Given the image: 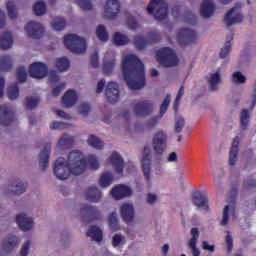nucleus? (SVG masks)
<instances>
[{"instance_id":"603ef678","label":"nucleus","mask_w":256,"mask_h":256,"mask_svg":"<svg viewBox=\"0 0 256 256\" xmlns=\"http://www.w3.org/2000/svg\"><path fill=\"white\" fill-rule=\"evenodd\" d=\"M134 45H136L137 49H145L147 47V40L143 36H136L134 38Z\"/></svg>"},{"instance_id":"f8f14e48","label":"nucleus","mask_w":256,"mask_h":256,"mask_svg":"<svg viewBox=\"0 0 256 256\" xmlns=\"http://www.w3.org/2000/svg\"><path fill=\"white\" fill-rule=\"evenodd\" d=\"M199 39V34L190 28L181 29L178 32V41L181 45H191V43H196Z\"/></svg>"},{"instance_id":"dca6fc26","label":"nucleus","mask_w":256,"mask_h":256,"mask_svg":"<svg viewBox=\"0 0 256 256\" xmlns=\"http://www.w3.org/2000/svg\"><path fill=\"white\" fill-rule=\"evenodd\" d=\"M25 30L28 37L32 39H41L43 33H45V28L39 22H30L26 25Z\"/></svg>"},{"instance_id":"bb28decb","label":"nucleus","mask_w":256,"mask_h":256,"mask_svg":"<svg viewBox=\"0 0 256 256\" xmlns=\"http://www.w3.org/2000/svg\"><path fill=\"white\" fill-rule=\"evenodd\" d=\"M87 237L93 241H103V232L97 226H92L87 231Z\"/></svg>"},{"instance_id":"2eb2a0df","label":"nucleus","mask_w":256,"mask_h":256,"mask_svg":"<svg viewBox=\"0 0 256 256\" xmlns=\"http://www.w3.org/2000/svg\"><path fill=\"white\" fill-rule=\"evenodd\" d=\"M120 9L121 5L119 4V0H107L104 6V17H106V19H115Z\"/></svg>"},{"instance_id":"9b49d317","label":"nucleus","mask_w":256,"mask_h":256,"mask_svg":"<svg viewBox=\"0 0 256 256\" xmlns=\"http://www.w3.org/2000/svg\"><path fill=\"white\" fill-rule=\"evenodd\" d=\"M15 221L21 231H33L35 229V220L25 212L17 214Z\"/></svg>"},{"instance_id":"0e129e2a","label":"nucleus","mask_w":256,"mask_h":256,"mask_svg":"<svg viewBox=\"0 0 256 256\" xmlns=\"http://www.w3.org/2000/svg\"><path fill=\"white\" fill-rule=\"evenodd\" d=\"M63 89H65V83H60L58 84L52 91V95H54V97H59V93H61V91H63Z\"/></svg>"},{"instance_id":"c85d7f7f","label":"nucleus","mask_w":256,"mask_h":256,"mask_svg":"<svg viewBox=\"0 0 256 256\" xmlns=\"http://www.w3.org/2000/svg\"><path fill=\"white\" fill-rule=\"evenodd\" d=\"M13 45V37L11 33L6 32L0 36V47L1 49H11Z\"/></svg>"},{"instance_id":"b1692460","label":"nucleus","mask_w":256,"mask_h":256,"mask_svg":"<svg viewBox=\"0 0 256 256\" xmlns=\"http://www.w3.org/2000/svg\"><path fill=\"white\" fill-rule=\"evenodd\" d=\"M13 120V111L8 106L0 107V124L9 125Z\"/></svg>"},{"instance_id":"4be33fe9","label":"nucleus","mask_w":256,"mask_h":256,"mask_svg":"<svg viewBox=\"0 0 256 256\" xmlns=\"http://www.w3.org/2000/svg\"><path fill=\"white\" fill-rule=\"evenodd\" d=\"M191 239L188 242V247L193 256H201V251L197 248V241H199V230L197 228L191 229Z\"/></svg>"},{"instance_id":"aec40b11","label":"nucleus","mask_w":256,"mask_h":256,"mask_svg":"<svg viewBox=\"0 0 256 256\" xmlns=\"http://www.w3.org/2000/svg\"><path fill=\"white\" fill-rule=\"evenodd\" d=\"M192 203L196 207H199V209H202L204 213H207V211H209V199H207V196L201 193H196L193 195Z\"/></svg>"},{"instance_id":"4468645a","label":"nucleus","mask_w":256,"mask_h":256,"mask_svg":"<svg viewBox=\"0 0 256 256\" xmlns=\"http://www.w3.org/2000/svg\"><path fill=\"white\" fill-rule=\"evenodd\" d=\"M141 167H142L144 179H146V181L148 182L151 181V179H153V176L151 175V153L147 148H145L143 151Z\"/></svg>"},{"instance_id":"bf43d9fd","label":"nucleus","mask_w":256,"mask_h":256,"mask_svg":"<svg viewBox=\"0 0 256 256\" xmlns=\"http://www.w3.org/2000/svg\"><path fill=\"white\" fill-rule=\"evenodd\" d=\"M78 111L82 117H86V115H89V111H91V107H89V104L83 103L80 104Z\"/></svg>"},{"instance_id":"774afa93","label":"nucleus","mask_w":256,"mask_h":256,"mask_svg":"<svg viewBox=\"0 0 256 256\" xmlns=\"http://www.w3.org/2000/svg\"><path fill=\"white\" fill-rule=\"evenodd\" d=\"M128 27L129 29H137V27H139V24L137 23V20H135V18L131 17L128 19Z\"/></svg>"},{"instance_id":"de8ad7c7","label":"nucleus","mask_w":256,"mask_h":256,"mask_svg":"<svg viewBox=\"0 0 256 256\" xmlns=\"http://www.w3.org/2000/svg\"><path fill=\"white\" fill-rule=\"evenodd\" d=\"M232 81L233 83H237L238 85H243V83L247 81V78L241 72H234L232 74Z\"/></svg>"},{"instance_id":"c9c22d12","label":"nucleus","mask_w":256,"mask_h":256,"mask_svg":"<svg viewBox=\"0 0 256 256\" xmlns=\"http://www.w3.org/2000/svg\"><path fill=\"white\" fill-rule=\"evenodd\" d=\"M108 225L112 231H119V229H121V226L119 225V220L117 219V213L113 212L112 214H110V216L108 217Z\"/></svg>"},{"instance_id":"ea45409f","label":"nucleus","mask_w":256,"mask_h":256,"mask_svg":"<svg viewBox=\"0 0 256 256\" xmlns=\"http://www.w3.org/2000/svg\"><path fill=\"white\" fill-rule=\"evenodd\" d=\"M239 156V148L232 147L229 153V159L228 163L231 165V167H234V165H237V157Z\"/></svg>"},{"instance_id":"e2e57ef3","label":"nucleus","mask_w":256,"mask_h":256,"mask_svg":"<svg viewBox=\"0 0 256 256\" xmlns=\"http://www.w3.org/2000/svg\"><path fill=\"white\" fill-rule=\"evenodd\" d=\"M50 128H52L54 130L66 129L67 128V124L64 123V122H52L50 124Z\"/></svg>"},{"instance_id":"9d476101","label":"nucleus","mask_w":256,"mask_h":256,"mask_svg":"<svg viewBox=\"0 0 256 256\" xmlns=\"http://www.w3.org/2000/svg\"><path fill=\"white\" fill-rule=\"evenodd\" d=\"M243 21V13L241 12V5L236 4L224 16V23L227 27L237 25Z\"/></svg>"},{"instance_id":"052dcab7","label":"nucleus","mask_w":256,"mask_h":256,"mask_svg":"<svg viewBox=\"0 0 256 256\" xmlns=\"http://www.w3.org/2000/svg\"><path fill=\"white\" fill-rule=\"evenodd\" d=\"M231 53V43L227 42L220 51L221 59H225Z\"/></svg>"},{"instance_id":"13d9d810","label":"nucleus","mask_w":256,"mask_h":256,"mask_svg":"<svg viewBox=\"0 0 256 256\" xmlns=\"http://www.w3.org/2000/svg\"><path fill=\"white\" fill-rule=\"evenodd\" d=\"M158 199H159V196L155 193L150 192L146 195V203H148V205H155Z\"/></svg>"},{"instance_id":"58836bf2","label":"nucleus","mask_w":256,"mask_h":256,"mask_svg":"<svg viewBox=\"0 0 256 256\" xmlns=\"http://www.w3.org/2000/svg\"><path fill=\"white\" fill-rule=\"evenodd\" d=\"M114 43L118 46L127 45L129 43V37H127V35L117 32L114 35Z\"/></svg>"},{"instance_id":"f3484780","label":"nucleus","mask_w":256,"mask_h":256,"mask_svg":"<svg viewBox=\"0 0 256 256\" xmlns=\"http://www.w3.org/2000/svg\"><path fill=\"white\" fill-rule=\"evenodd\" d=\"M120 215L126 223H131L135 219V207L131 203H124L120 207Z\"/></svg>"},{"instance_id":"338daca9","label":"nucleus","mask_w":256,"mask_h":256,"mask_svg":"<svg viewBox=\"0 0 256 256\" xmlns=\"http://www.w3.org/2000/svg\"><path fill=\"white\" fill-rule=\"evenodd\" d=\"M160 117H152L148 122H147V127L148 129H153L157 123H159Z\"/></svg>"},{"instance_id":"a18cd8bd","label":"nucleus","mask_w":256,"mask_h":256,"mask_svg":"<svg viewBox=\"0 0 256 256\" xmlns=\"http://www.w3.org/2000/svg\"><path fill=\"white\" fill-rule=\"evenodd\" d=\"M96 35L100 41H107L109 39V34L105 29V26L99 25L96 29Z\"/></svg>"},{"instance_id":"37998d69","label":"nucleus","mask_w":256,"mask_h":256,"mask_svg":"<svg viewBox=\"0 0 256 256\" xmlns=\"http://www.w3.org/2000/svg\"><path fill=\"white\" fill-rule=\"evenodd\" d=\"M249 121H250L249 110H242V112L240 113L241 127L244 129L249 127Z\"/></svg>"},{"instance_id":"f257e3e1","label":"nucleus","mask_w":256,"mask_h":256,"mask_svg":"<svg viewBox=\"0 0 256 256\" xmlns=\"http://www.w3.org/2000/svg\"><path fill=\"white\" fill-rule=\"evenodd\" d=\"M87 169V161L85 156L79 151L69 153L67 160L58 158L54 164V175L60 181H67L72 175H83Z\"/></svg>"},{"instance_id":"69168bd1","label":"nucleus","mask_w":256,"mask_h":256,"mask_svg":"<svg viewBox=\"0 0 256 256\" xmlns=\"http://www.w3.org/2000/svg\"><path fill=\"white\" fill-rule=\"evenodd\" d=\"M202 249H204V251H210V253H214L215 245L209 244V242L204 241V242H202Z\"/></svg>"},{"instance_id":"a19ab883","label":"nucleus","mask_w":256,"mask_h":256,"mask_svg":"<svg viewBox=\"0 0 256 256\" xmlns=\"http://www.w3.org/2000/svg\"><path fill=\"white\" fill-rule=\"evenodd\" d=\"M125 243H127V239L125 238V236H123V234H115L112 237L113 247H121L125 245Z\"/></svg>"},{"instance_id":"a878e982","label":"nucleus","mask_w":256,"mask_h":256,"mask_svg":"<svg viewBox=\"0 0 256 256\" xmlns=\"http://www.w3.org/2000/svg\"><path fill=\"white\" fill-rule=\"evenodd\" d=\"M51 153V146H46L39 155V163L43 169L49 167V155Z\"/></svg>"},{"instance_id":"4d7b16f0","label":"nucleus","mask_w":256,"mask_h":256,"mask_svg":"<svg viewBox=\"0 0 256 256\" xmlns=\"http://www.w3.org/2000/svg\"><path fill=\"white\" fill-rule=\"evenodd\" d=\"M78 5L83 9V11H91L93 9V5L89 0H77Z\"/></svg>"},{"instance_id":"2f4dec72","label":"nucleus","mask_w":256,"mask_h":256,"mask_svg":"<svg viewBox=\"0 0 256 256\" xmlns=\"http://www.w3.org/2000/svg\"><path fill=\"white\" fill-rule=\"evenodd\" d=\"M111 183H113V174L111 172H104L99 179L100 187H109Z\"/></svg>"},{"instance_id":"79ce46f5","label":"nucleus","mask_w":256,"mask_h":256,"mask_svg":"<svg viewBox=\"0 0 256 256\" xmlns=\"http://www.w3.org/2000/svg\"><path fill=\"white\" fill-rule=\"evenodd\" d=\"M73 143V137L64 135L58 141V149H65Z\"/></svg>"},{"instance_id":"f03ea898","label":"nucleus","mask_w":256,"mask_h":256,"mask_svg":"<svg viewBox=\"0 0 256 256\" xmlns=\"http://www.w3.org/2000/svg\"><path fill=\"white\" fill-rule=\"evenodd\" d=\"M122 71L130 89L139 90L145 87V67L125 65Z\"/></svg>"},{"instance_id":"e433bc0d","label":"nucleus","mask_w":256,"mask_h":256,"mask_svg":"<svg viewBox=\"0 0 256 256\" xmlns=\"http://www.w3.org/2000/svg\"><path fill=\"white\" fill-rule=\"evenodd\" d=\"M34 13L38 17H41L42 15H45V13H47V5L44 1H37L34 4Z\"/></svg>"},{"instance_id":"c756f323","label":"nucleus","mask_w":256,"mask_h":256,"mask_svg":"<svg viewBox=\"0 0 256 256\" xmlns=\"http://www.w3.org/2000/svg\"><path fill=\"white\" fill-rule=\"evenodd\" d=\"M122 65H143V62L136 55L128 54L122 57Z\"/></svg>"},{"instance_id":"39448f33","label":"nucleus","mask_w":256,"mask_h":256,"mask_svg":"<svg viewBox=\"0 0 256 256\" xmlns=\"http://www.w3.org/2000/svg\"><path fill=\"white\" fill-rule=\"evenodd\" d=\"M26 192L27 184L20 178L12 179L5 189L6 197H21V195Z\"/></svg>"},{"instance_id":"c03bdc74","label":"nucleus","mask_w":256,"mask_h":256,"mask_svg":"<svg viewBox=\"0 0 256 256\" xmlns=\"http://www.w3.org/2000/svg\"><path fill=\"white\" fill-rule=\"evenodd\" d=\"M88 167L92 169V171H97L101 164H99V158L95 155L88 156Z\"/></svg>"},{"instance_id":"6ab92c4d","label":"nucleus","mask_w":256,"mask_h":256,"mask_svg":"<svg viewBox=\"0 0 256 256\" xmlns=\"http://www.w3.org/2000/svg\"><path fill=\"white\" fill-rule=\"evenodd\" d=\"M215 9H216V6L213 0H204L200 6V13L202 17H204L205 19H209L210 17H213V13H215Z\"/></svg>"},{"instance_id":"1a4fd4ad","label":"nucleus","mask_w":256,"mask_h":256,"mask_svg":"<svg viewBox=\"0 0 256 256\" xmlns=\"http://www.w3.org/2000/svg\"><path fill=\"white\" fill-rule=\"evenodd\" d=\"M49 77L50 81H57L59 77L56 71L47 72V66L45 65H31L30 77L33 79H43V77Z\"/></svg>"},{"instance_id":"5fc2aeb1","label":"nucleus","mask_w":256,"mask_h":256,"mask_svg":"<svg viewBox=\"0 0 256 256\" xmlns=\"http://www.w3.org/2000/svg\"><path fill=\"white\" fill-rule=\"evenodd\" d=\"M9 99H17L19 97V88H17V85H12L8 88L7 93Z\"/></svg>"},{"instance_id":"412c9836","label":"nucleus","mask_w":256,"mask_h":256,"mask_svg":"<svg viewBox=\"0 0 256 256\" xmlns=\"http://www.w3.org/2000/svg\"><path fill=\"white\" fill-rule=\"evenodd\" d=\"M153 111V104L150 102L138 103L134 106V113L138 117H147Z\"/></svg>"},{"instance_id":"20e7f679","label":"nucleus","mask_w":256,"mask_h":256,"mask_svg":"<svg viewBox=\"0 0 256 256\" xmlns=\"http://www.w3.org/2000/svg\"><path fill=\"white\" fill-rule=\"evenodd\" d=\"M106 165L107 167H111L114 173H117L118 175H121L124 169H127L128 173H131V171H135V165L131 163L125 165L123 158L117 152H113L109 156V158L106 160Z\"/></svg>"},{"instance_id":"680f3d73","label":"nucleus","mask_w":256,"mask_h":256,"mask_svg":"<svg viewBox=\"0 0 256 256\" xmlns=\"http://www.w3.org/2000/svg\"><path fill=\"white\" fill-rule=\"evenodd\" d=\"M149 40L151 43H157V41H161V34L159 32L153 31L149 33Z\"/></svg>"},{"instance_id":"393cba45","label":"nucleus","mask_w":256,"mask_h":256,"mask_svg":"<svg viewBox=\"0 0 256 256\" xmlns=\"http://www.w3.org/2000/svg\"><path fill=\"white\" fill-rule=\"evenodd\" d=\"M77 103V92L68 90L62 97V105L64 107H73Z\"/></svg>"},{"instance_id":"4c0bfd02","label":"nucleus","mask_w":256,"mask_h":256,"mask_svg":"<svg viewBox=\"0 0 256 256\" xmlns=\"http://www.w3.org/2000/svg\"><path fill=\"white\" fill-rule=\"evenodd\" d=\"M51 25L54 31H63L65 29V25H67V22H65V19L63 18H55L52 20Z\"/></svg>"},{"instance_id":"49530a36","label":"nucleus","mask_w":256,"mask_h":256,"mask_svg":"<svg viewBox=\"0 0 256 256\" xmlns=\"http://www.w3.org/2000/svg\"><path fill=\"white\" fill-rule=\"evenodd\" d=\"M60 239L62 247H64L65 249H67V247L71 245V234L68 231L62 232L60 234Z\"/></svg>"},{"instance_id":"8fccbe9b","label":"nucleus","mask_w":256,"mask_h":256,"mask_svg":"<svg viewBox=\"0 0 256 256\" xmlns=\"http://www.w3.org/2000/svg\"><path fill=\"white\" fill-rule=\"evenodd\" d=\"M31 240H26L23 242L21 249H20V256H29V251H31Z\"/></svg>"},{"instance_id":"cd10ccee","label":"nucleus","mask_w":256,"mask_h":256,"mask_svg":"<svg viewBox=\"0 0 256 256\" xmlns=\"http://www.w3.org/2000/svg\"><path fill=\"white\" fill-rule=\"evenodd\" d=\"M19 243H21V240H19V238H17L16 236H10L4 240L3 247L6 251H11L12 249H15V247H17Z\"/></svg>"},{"instance_id":"423d86ee","label":"nucleus","mask_w":256,"mask_h":256,"mask_svg":"<svg viewBox=\"0 0 256 256\" xmlns=\"http://www.w3.org/2000/svg\"><path fill=\"white\" fill-rule=\"evenodd\" d=\"M158 63L165 65H179V58L175 51L169 47H164L156 52Z\"/></svg>"},{"instance_id":"a211bd4d","label":"nucleus","mask_w":256,"mask_h":256,"mask_svg":"<svg viewBox=\"0 0 256 256\" xmlns=\"http://www.w3.org/2000/svg\"><path fill=\"white\" fill-rule=\"evenodd\" d=\"M105 95L109 103H117L119 101V85L115 82L108 83Z\"/></svg>"},{"instance_id":"ddd939ff","label":"nucleus","mask_w":256,"mask_h":256,"mask_svg":"<svg viewBox=\"0 0 256 256\" xmlns=\"http://www.w3.org/2000/svg\"><path fill=\"white\" fill-rule=\"evenodd\" d=\"M111 197L116 201H121L125 197H131L133 195V188L125 184H119L111 189Z\"/></svg>"},{"instance_id":"09e8293b","label":"nucleus","mask_w":256,"mask_h":256,"mask_svg":"<svg viewBox=\"0 0 256 256\" xmlns=\"http://www.w3.org/2000/svg\"><path fill=\"white\" fill-rule=\"evenodd\" d=\"M16 77L20 83H24L27 81V71L25 70L24 66H20L16 71Z\"/></svg>"},{"instance_id":"7ed1b4c3","label":"nucleus","mask_w":256,"mask_h":256,"mask_svg":"<svg viewBox=\"0 0 256 256\" xmlns=\"http://www.w3.org/2000/svg\"><path fill=\"white\" fill-rule=\"evenodd\" d=\"M65 47L75 53L76 55H82L87 50V43L83 37H80L77 34H69L64 37Z\"/></svg>"},{"instance_id":"3c124183","label":"nucleus","mask_w":256,"mask_h":256,"mask_svg":"<svg viewBox=\"0 0 256 256\" xmlns=\"http://www.w3.org/2000/svg\"><path fill=\"white\" fill-rule=\"evenodd\" d=\"M225 245L227 252L231 253L233 251V235L229 231H226Z\"/></svg>"},{"instance_id":"6e6d98bb","label":"nucleus","mask_w":256,"mask_h":256,"mask_svg":"<svg viewBox=\"0 0 256 256\" xmlns=\"http://www.w3.org/2000/svg\"><path fill=\"white\" fill-rule=\"evenodd\" d=\"M169 103H171V95H167L161 105V108H160L161 117H163V115H165V113L167 112V109H169Z\"/></svg>"},{"instance_id":"0eeeda50","label":"nucleus","mask_w":256,"mask_h":256,"mask_svg":"<svg viewBox=\"0 0 256 256\" xmlns=\"http://www.w3.org/2000/svg\"><path fill=\"white\" fill-rule=\"evenodd\" d=\"M168 136L163 130H158L152 137V148L158 155H163L167 149Z\"/></svg>"},{"instance_id":"72a5a7b5","label":"nucleus","mask_w":256,"mask_h":256,"mask_svg":"<svg viewBox=\"0 0 256 256\" xmlns=\"http://www.w3.org/2000/svg\"><path fill=\"white\" fill-rule=\"evenodd\" d=\"M6 11L10 19H17L19 13L17 12V6L14 1L10 0L6 3Z\"/></svg>"},{"instance_id":"7c9ffc66","label":"nucleus","mask_w":256,"mask_h":256,"mask_svg":"<svg viewBox=\"0 0 256 256\" xmlns=\"http://www.w3.org/2000/svg\"><path fill=\"white\" fill-rule=\"evenodd\" d=\"M86 197L93 203H96V201L101 199V191L95 187H90L86 192Z\"/></svg>"},{"instance_id":"f704fd0d","label":"nucleus","mask_w":256,"mask_h":256,"mask_svg":"<svg viewBox=\"0 0 256 256\" xmlns=\"http://www.w3.org/2000/svg\"><path fill=\"white\" fill-rule=\"evenodd\" d=\"M88 145L90 147H93V149L101 150L105 145L103 144V141L101 139L97 138V136H89L87 140Z\"/></svg>"},{"instance_id":"864d4df0","label":"nucleus","mask_w":256,"mask_h":256,"mask_svg":"<svg viewBox=\"0 0 256 256\" xmlns=\"http://www.w3.org/2000/svg\"><path fill=\"white\" fill-rule=\"evenodd\" d=\"M39 105V98L38 97H30L26 98L25 106L27 109H35Z\"/></svg>"},{"instance_id":"5701e85b","label":"nucleus","mask_w":256,"mask_h":256,"mask_svg":"<svg viewBox=\"0 0 256 256\" xmlns=\"http://www.w3.org/2000/svg\"><path fill=\"white\" fill-rule=\"evenodd\" d=\"M221 71H216L208 76V89L209 91H217L221 84Z\"/></svg>"},{"instance_id":"6e6552de","label":"nucleus","mask_w":256,"mask_h":256,"mask_svg":"<svg viewBox=\"0 0 256 256\" xmlns=\"http://www.w3.org/2000/svg\"><path fill=\"white\" fill-rule=\"evenodd\" d=\"M147 11L150 15H154L159 21L167 17V3L163 0H153L148 5Z\"/></svg>"},{"instance_id":"473e14b6","label":"nucleus","mask_w":256,"mask_h":256,"mask_svg":"<svg viewBox=\"0 0 256 256\" xmlns=\"http://www.w3.org/2000/svg\"><path fill=\"white\" fill-rule=\"evenodd\" d=\"M233 215H235V208L233 206H225L221 225H227L229 223V218L233 217Z\"/></svg>"}]
</instances>
